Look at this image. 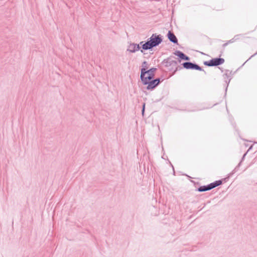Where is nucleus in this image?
<instances>
[{
    "mask_svg": "<svg viewBox=\"0 0 257 257\" xmlns=\"http://www.w3.org/2000/svg\"><path fill=\"white\" fill-rule=\"evenodd\" d=\"M173 54L175 55V56H177L178 58V62H181V60H183V58L184 57V55H185V54L184 53H183L182 52L179 51V50H177L176 51H175Z\"/></svg>",
    "mask_w": 257,
    "mask_h": 257,
    "instance_id": "13",
    "label": "nucleus"
},
{
    "mask_svg": "<svg viewBox=\"0 0 257 257\" xmlns=\"http://www.w3.org/2000/svg\"><path fill=\"white\" fill-rule=\"evenodd\" d=\"M141 47L139 46V44H137L135 43L131 44L128 47V49H127V51H130L131 53H135L137 51L140 50Z\"/></svg>",
    "mask_w": 257,
    "mask_h": 257,
    "instance_id": "9",
    "label": "nucleus"
},
{
    "mask_svg": "<svg viewBox=\"0 0 257 257\" xmlns=\"http://www.w3.org/2000/svg\"><path fill=\"white\" fill-rule=\"evenodd\" d=\"M228 44V42H226L225 43L222 45V47L225 48Z\"/></svg>",
    "mask_w": 257,
    "mask_h": 257,
    "instance_id": "21",
    "label": "nucleus"
},
{
    "mask_svg": "<svg viewBox=\"0 0 257 257\" xmlns=\"http://www.w3.org/2000/svg\"><path fill=\"white\" fill-rule=\"evenodd\" d=\"M175 58L171 56L164 59L162 64L166 68L167 70L172 72L171 76L173 75L176 71L182 69L181 66L178 65V62L174 60Z\"/></svg>",
    "mask_w": 257,
    "mask_h": 257,
    "instance_id": "1",
    "label": "nucleus"
},
{
    "mask_svg": "<svg viewBox=\"0 0 257 257\" xmlns=\"http://www.w3.org/2000/svg\"><path fill=\"white\" fill-rule=\"evenodd\" d=\"M145 109V103H144L143 105V107H142V113L143 115H144V114Z\"/></svg>",
    "mask_w": 257,
    "mask_h": 257,
    "instance_id": "18",
    "label": "nucleus"
},
{
    "mask_svg": "<svg viewBox=\"0 0 257 257\" xmlns=\"http://www.w3.org/2000/svg\"><path fill=\"white\" fill-rule=\"evenodd\" d=\"M155 81H156V84H157V85H159V84L160 83L161 80V78H156V79H154Z\"/></svg>",
    "mask_w": 257,
    "mask_h": 257,
    "instance_id": "16",
    "label": "nucleus"
},
{
    "mask_svg": "<svg viewBox=\"0 0 257 257\" xmlns=\"http://www.w3.org/2000/svg\"><path fill=\"white\" fill-rule=\"evenodd\" d=\"M218 68H219V69L221 70V71L222 72H223V68H220V67H218Z\"/></svg>",
    "mask_w": 257,
    "mask_h": 257,
    "instance_id": "22",
    "label": "nucleus"
},
{
    "mask_svg": "<svg viewBox=\"0 0 257 257\" xmlns=\"http://www.w3.org/2000/svg\"><path fill=\"white\" fill-rule=\"evenodd\" d=\"M256 54H257V52H256L255 54H254L253 55H252V56H251L249 58V59H248V60H247L245 63H244V64H243V65H244V64H245V63H246V62L248 60H249L250 59H251L252 57H253L254 56H255Z\"/></svg>",
    "mask_w": 257,
    "mask_h": 257,
    "instance_id": "19",
    "label": "nucleus"
},
{
    "mask_svg": "<svg viewBox=\"0 0 257 257\" xmlns=\"http://www.w3.org/2000/svg\"><path fill=\"white\" fill-rule=\"evenodd\" d=\"M181 65L182 66V68H183L186 69L196 70L200 71H203L204 74H206V72L204 71L201 67L195 63H193L191 62H183Z\"/></svg>",
    "mask_w": 257,
    "mask_h": 257,
    "instance_id": "4",
    "label": "nucleus"
},
{
    "mask_svg": "<svg viewBox=\"0 0 257 257\" xmlns=\"http://www.w3.org/2000/svg\"><path fill=\"white\" fill-rule=\"evenodd\" d=\"M221 54L219 55V57ZM224 59L223 58L218 57L212 58L209 61H206L203 62L204 65L208 67L218 66L224 63Z\"/></svg>",
    "mask_w": 257,
    "mask_h": 257,
    "instance_id": "3",
    "label": "nucleus"
},
{
    "mask_svg": "<svg viewBox=\"0 0 257 257\" xmlns=\"http://www.w3.org/2000/svg\"><path fill=\"white\" fill-rule=\"evenodd\" d=\"M149 68V64L147 61H144L142 63V68L141 69L140 79L145 77L148 69Z\"/></svg>",
    "mask_w": 257,
    "mask_h": 257,
    "instance_id": "7",
    "label": "nucleus"
},
{
    "mask_svg": "<svg viewBox=\"0 0 257 257\" xmlns=\"http://www.w3.org/2000/svg\"><path fill=\"white\" fill-rule=\"evenodd\" d=\"M210 190H211V186H210V184H208L207 185H203L199 187V188L196 189V191L200 192H202L209 191Z\"/></svg>",
    "mask_w": 257,
    "mask_h": 257,
    "instance_id": "12",
    "label": "nucleus"
},
{
    "mask_svg": "<svg viewBox=\"0 0 257 257\" xmlns=\"http://www.w3.org/2000/svg\"><path fill=\"white\" fill-rule=\"evenodd\" d=\"M146 41H142L139 44V46L140 45H141L142 46V49L141 50V52L142 53H143V50H148L149 49H146V48H144V46H145V44L146 43Z\"/></svg>",
    "mask_w": 257,
    "mask_h": 257,
    "instance_id": "15",
    "label": "nucleus"
},
{
    "mask_svg": "<svg viewBox=\"0 0 257 257\" xmlns=\"http://www.w3.org/2000/svg\"><path fill=\"white\" fill-rule=\"evenodd\" d=\"M225 73L223 74V77L224 79H225V82L226 84L227 85V87L226 89H227V87L228 86V84L231 79V76L233 75L235 72H233L232 71H230L229 70H225Z\"/></svg>",
    "mask_w": 257,
    "mask_h": 257,
    "instance_id": "6",
    "label": "nucleus"
},
{
    "mask_svg": "<svg viewBox=\"0 0 257 257\" xmlns=\"http://www.w3.org/2000/svg\"><path fill=\"white\" fill-rule=\"evenodd\" d=\"M167 37L170 42L175 44H178V39L173 32L169 31L167 34Z\"/></svg>",
    "mask_w": 257,
    "mask_h": 257,
    "instance_id": "8",
    "label": "nucleus"
},
{
    "mask_svg": "<svg viewBox=\"0 0 257 257\" xmlns=\"http://www.w3.org/2000/svg\"><path fill=\"white\" fill-rule=\"evenodd\" d=\"M234 39H232L228 41H227V42H228V44L229 43H233L234 42Z\"/></svg>",
    "mask_w": 257,
    "mask_h": 257,
    "instance_id": "20",
    "label": "nucleus"
},
{
    "mask_svg": "<svg viewBox=\"0 0 257 257\" xmlns=\"http://www.w3.org/2000/svg\"><path fill=\"white\" fill-rule=\"evenodd\" d=\"M190 57L189 56H188L187 55H186V54H185L184 55V57L183 58V60H185V61H189L190 60Z\"/></svg>",
    "mask_w": 257,
    "mask_h": 257,
    "instance_id": "17",
    "label": "nucleus"
},
{
    "mask_svg": "<svg viewBox=\"0 0 257 257\" xmlns=\"http://www.w3.org/2000/svg\"><path fill=\"white\" fill-rule=\"evenodd\" d=\"M162 41V36L161 35H157L156 34H153L147 39L143 48L152 50L154 47L159 46Z\"/></svg>",
    "mask_w": 257,
    "mask_h": 257,
    "instance_id": "2",
    "label": "nucleus"
},
{
    "mask_svg": "<svg viewBox=\"0 0 257 257\" xmlns=\"http://www.w3.org/2000/svg\"><path fill=\"white\" fill-rule=\"evenodd\" d=\"M252 146H251L249 147V148L248 149V150H247V152H246V153H245L243 155V156H242V158H241V159L240 162L239 163V164H238V167L240 166V165H241V163L242 161L244 159V158H245V156H246V155L247 153L249 150H250L251 149H252Z\"/></svg>",
    "mask_w": 257,
    "mask_h": 257,
    "instance_id": "14",
    "label": "nucleus"
},
{
    "mask_svg": "<svg viewBox=\"0 0 257 257\" xmlns=\"http://www.w3.org/2000/svg\"><path fill=\"white\" fill-rule=\"evenodd\" d=\"M256 143L257 144V142Z\"/></svg>",
    "mask_w": 257,
    "mask_h": 257,
    "instance_id": "23",
    "label": "nucleus"
},
{
    "mask_svg": "<svg viewBox=\"0 0 257 257\" xmlns=\"http://www.w3.org/2000/svg\"><path fill=\"white\" fill-rule=\"evenodd\" d=\"M156 70L157 68L154 67L148 70L147 74H148V76L146 77V78L147 79H154L155 77V72L156 71Z\"/></svg>",
    "mask_w": 257,
    "mask_h": 257,
    "instance_id": "11",
    "label": "nucleus"
},
{
    "mask_svg": "<svg viewBox=\"0 0 257 257\" xmlns=\"http://www.w3.org/2000/svg\"><path fill=\"white\" fill-rule=\"evenodd\" d=\"M227 179V178L222 179L221 180H218L217 181H215L212 183H210V186H211V189H212L220 185H221L223 183V181H225Z\"/></svg>",
    "mask_w": 257,
    "mask_h": 257,
    "instance_id": "10",
    "label": "nucleus"
},
{
    "mask_svg": "<svg viewBox=\"0 0 257 257\" xmlns=\"http://www.w3.org/2000/svg\"><path fill=\"white\" fill-rule=\"evenodd\" d=\"M141 80L143 85H148L147 86V90H152L158 86L154 79H147L145 76L141 78Z\"/></svg>",
    "mask_w": 257,
    "mask_h": 257,
    "instance_id": "5",
    "label": "nucleus"
}]
</instances>
